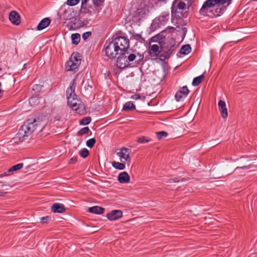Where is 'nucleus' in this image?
Masks as SVG:
<instances>
[{"mask_svg": "<svg viewBox=\"0 0 257 257\" xmlns=\"http://www.w3.org/2000/svg\"><path fill=\"white\" fill-rule=\"evenodd\" d=\"M189 92L187 86H183L176 92L175 97L177 101H180L184 99L188 95Z\"/></svg>", "mask_w": 257, "mask_h": 257, "instance_id": "f8f14e48", "label": "nucleus"}, {"mask_svg": "<svg viewBox=\"0 0 257 257\" xmlns=\"http://www.w3.org/2000/svg\"><path fill=\"white\" fill-rule=\"evenodd\" d=\"M149 53L151 55H154L155 56H159L161 54L160 45L154 44L149 48Z\"/></svg>", "mask_w": 257, "mask_h": 257, "instance_id": "412c9836", "label": "nucleus"}, {"mask_svg": "<svg viewBox=\"0 0 257 257\" xmlns=\"http://www.w3.org/2000/svg\"><path fill=\"white\" fill-rule=\"evenodd\" d=\"M232 0H206L199 10V13L203 16L216 18L222 15Z\"/></svg>", "mask_w": 257, "mask_h": 257, "instance_id": "f257e3e1", "label": "nucleus"}, {"mask_svg": "<svg viewBox=\"0 0 257 257\" xmlns=\"http://www.w3.org/2000/svg\"><path fill=\"white\" fill-rule=\"evenodd\" d=\"M49 219V217L48 216H45V217H42L40 218L41 223L42 224L48 223Z\"/></svg>", "mask_w": 257, "mask_h": 257, "instance_id": "79ce46f5", "label": "nucleus"}, {"mask_svg": "<svg viewBox=\"0 0 257 257\" xmlns=\"http://www.w3.org/2000/svg\"><path fill=\"white\" fill-rule=\"evenodd\" d=\"M86 25V24L83 21H82L79 19H77L76 18L69 23L70 29L73 30H75L82 28Z\"/></svg>", "mask_w": 257, "mask_h": 257, "instance_id": "ddd939ff", "label": "nucleus"}, {"mask_svg": "<svg viewBox=\"0 0 257 257\" xmlns=\"http://www.w3.org/2000/svg\"><path fill=\"white\" fill-rule=\"evenodd\" d=\"M80 56V54L78 52L73 53L70 56L69 60H72L73 62L80 63V59L78 58Z\"/></svg>", "mask_w": 257, "mask_h": 257, "instance_id": "2f4dec72", "label": "nucleus"}, {"mask_svg": "<svg viewBox=\"0 0 257 257\" xmlns=\"http://www.w3.org/2000/svg\"><path fill=\"white\" fill-rule=\"evenodd\" d=\"M39 123L35 118H29L22 125L14 139L21 142L24 141L37 129Z\"/></svg>", "mask_w": 257, "mask_h": 257, "instance_id": "7ed1b4c3", "label": "nucleus"}, {"mask_svg": "<svg viewBox=\"0 0 257 257\" xmlns=\"http://www.w3.org/2000/svg\"><path fill=\"white\" fill-rule=\"evenodd\" d=\"M104 47L106 56L110 59L115 58L119 51V47L116 46L113 41L109 42L108 45L106 42Z\"/></svg>", "mask_w": 257, "mask_h": 257, "instance_id": "0eeeda50", "label": "nucleus"}, {"mask_svg": "<svg viewBox=\"0 0 257 257\" xmlns=\"http://www.w3.org/2000/svg\"><path fill=\"white\" fill-rule=\"evenodd\" d=\"M253 2H257V0H252Z\"/></svg>", "mask_w": 257, "mask_h": 257, "instance_id": "4d7b16f0", "label": "nucleus"}, {"mask_svg": "<svg viewBox=\"0 0 257 257\" xmlns=\"http://www.w3.org/2000/svg\"><path fill=\"white\" fill-rule=\"evenodd\" d=\"M51 23V20L49 18L43 19L38 24L37 29L39 31L42 30L47 27Z\"/></svg>", "mask_w": 257, "mask_h": 257, "instance_id": "aec40b11", "label": "nucleus"}, {"mask_svg": "<svg viewBox=\"0 0 257 257\" xmlns=\"http://www.w3.org/2000/svg\"><path fill=\"white\" fill-rule=\"evenodd\" d=\"M39 87H40V85H35L34 86L33 90L38 89Z\"/></svg>", "mask_w": 257, "mask_h": 257, "instance_id": "864d4df0", "label": "nucleus"}, {"mask_svg": "<svg viewBox=\"0 0 257 257\" xmlns=\"http://www.w3.org/2000/svg\"><path fill=\"white\" fill-rule=\"evenodd\" d=\"M252 166V165L250 164L249 165H247V166H241V167H237L234 170V171H237V170L238 169H250L251 168Z\"/></svg>", "mask_w": 257, "mask_h": 257, "instance_id": "37998d69", "label": "nucleus"}, {"mask_svg": "<svg viewBox=\"0 0 257 257\" xmlns=\"http://www.w3.org/2000/svg\"><path fill=\"white\" fill-rule=\"evenodd\" d=\"M167 136V133L165 131H161L157 133V136L159 140H161L163 138H165Z\"/></svg>", "mask_w": 257, "mask_h": 257, "instance_id": "4c0bfd02", "label": "nucleus"}, {"mask_svg": "<svg viewBox=\"0 0 257 257\" xmlns=\"http://www.w3.org/2000/svg\"><path fill=\"white\" fill-rule=\"evenodd\" d=\"M113 42L119 47L120 52L128 51L130 41L128 39L123 36H118L114 38Z\"/></svg>", "mask_w": 257, "mask_h": 257, "instance_id": "1a4fd4ad", "label": "nucleus"}, {"mask_svg": "<svg viewBox=\"0 0 257 257\" xmlns=\"http://www.w3.org/2000/svg\"><path fill=\"white\" fill-rule=\"evenodd\" d=\"M79 65V63L69 60L66 63V69L67 71H73L77 69Z\"/></svg>", "mask_w": 257, "mask_h": 257, "instance_id": "4be33fe9", "label": "nucleus"}, {"mask_svg": "<svg viewBox=\"0 0 257 257\" xmlns=\"http://www.w3.org/2000/svg\"><path fill=\"white\" fill-rule=\"evenodd\" d=\"M122 217V211L120 210H113L106 215L107 219L111 221L116 220Z\"/></svg>", "mask_w": 257, "mask_h": 257, "instance_id": "4468645a", "label": "nucleus"}, {"mask_svg": "<svg viewBox=\"0 0 257 257\" xmlns=\"http://www.w3.org/2000/svg\"><path fill=\"white\" fill-rule=\"evenodd\" d=\"M170 28L171 29H175V28L174 27H170Z\"/></svg>", "mask_w": 257, "mask_h": 257, "instance_id": "6e6d98bb", "label": "nucleus"}, {"mask_svg": "<svg viewBox=\"0 0 257 257\" xmlns=\"http://www.w3.org/2000/svg\"><path fill=\"white\" fill-rule=\"evenodd\" d=\"M138 59L137 60V61H136V62H137V64H139L140 61H141L143 60L144 55L138 53Z\"/></svg>", "mask_w": 257, "mask_h": 257, "instance_id": "49530a36", "label": "nucleus"}, {"mask_svg": "<svg viewBox=\"0 0 257 257\" xmlns=\"http://www.w3.org/2000/svg\"><path fill=\"white\" fill-rule=\"evenodd\" d=\"M23 163H19L13 166L8 170V173L13 174V172L21 169L23 167Z\"/></svg>", "mask_w": 257, "mask_h": 257, "instance_id": "bb28decb", "label": "nucleus"}, {"mask_svg": "<svg viewBox=\"0 0 257 257\" xmlns=\"http://www.w3.org/2000/svg\"><path fill=\"white\" fill-rule=\"evenodd\" d=\"M77 161V157H73L69 160L68 163L73 164H75Z\"/></svg>", "mask_w": 257, "mask_h": 257, "instance_id": "a18cd8bd", "label": "nucleus"}, {"mask_svg": "<svg viewBox=\"0 0 257 257\" xmlns=\"http://www.w3.org/2000/svg\"><path fill=\"white\" fill-rule=\"evenodd\" d=\"M177 27L179 28V25L177 26Z\"/></svg>", "mask_w": 257, "mask_h": 257, "instance_id": "680f3d73", "label": "nucleus"}, {"mask_svg": "<svg viewBox=\"0 0 257 257\" xmlns=\"http://www.w3.org/2000/svg\"><path fill=\"white\" fill-rule=\"evenodd\" d=\"M91 35V32L89 31V32H85L82 35V38L83 39V40H86Z\"/></svg>", "mask_w": 257, "mask_h": 257, "instance_id": "a19ab883", "label": "nucleus"}, {"mask_svg": "<svg viewBox=\"0 0 257 257\" xmlns=\"http://www.w3.org/2000/svg\"><path fill=\"white\" fill-rule=\"evenodd\" d=\"M131 153L130 149L122 147L120 149V152L116 153V155L120 158V161L123 163H125L130 159V155Z\"/></svg>", "mask_w": 257, "mask_h": 257, "instance_id": "9b49d317", "label": "nucleus"}, {"mask_svg": "<svg viewBox=\"0 0 257 257\" xmlns=\"http://www.w3.org/2000/svg\"><path fill=\"white\" fill-rule=\"evenodd\" d=\"M170 14L169 12H163L161 15L153 20L151 25V28L155 31L160 28L162 25H165L169 20Z\"/></svg>", "mask_w": 257, "mask_h": 257, "instance_id": "423d86ee", "label": "nucleus"}, {"mask_svg": "<svg viewBox=\"0 0 257 257\" xmlns=\"http://www.w3.org/2000/svg\"><path fill=\"white\" fill-rule=\"evenodd\" d=\"M9 18L11 23L16 26L19 25L21 23L20 16L15 11H12L10 13Z\"/></svg>", "mask_w": 257, "mask_h": 257, "instance_id": "2eb2a0df", "label": "nucleus"}, {"mask_svg": "<svg viewBox=\"0 0 257 257\" xmlns=\"http://www.w3.org/2000/svg\"><path fill=\"white\" fill-rule=\"evenodd\" d=\"M126 57L128 62L130 63V62H133L136 59L137 56L134 53H129L128 55H126Z\"/></svg>", "mask_w": 257, "mask_h": 257, "instance_id": "58836bf2", "label": "nucleus"}, {"mask_svg": "<svg viewBox=\"0 0 257 257\" xmlns=\"http://www.w3.org/2000/svg\"><path fill=\"white\" fill-rule=\"evenodd\" d=\"M11 175V173H8V171H7L6 172H5L1 174H0V178H2V177H5V176H9V175Z\"/></svg>", "mask_w": 257, "mask_h": 257, "instance_id": "3c124183", "label": "nucleus"}, {"mask_svg": "<svg viewBox=\"0 0 257 257\" xmlns=\"http://www.w3.org/2000/svg\"><path fill=\"white\" fill-rule=\"evenodd\" d=\"M133 37L136 40H139L141 38V35L140 34H136L133 35Z\"/></svg>", "mask_w": 257, "mask_h": 257, "instance_id": "8fccbe9b", "label": "nucleus"}, {"mask_svg": "<svg viewBox=\"0 0 257 257\" xmlns=\"http://www.w3.org/2000/svg\"><path fill=\"white\" fill-rule=\"evenodd\" d=\"M51 211L54 213H62L66 211V208L62 204L55 203L52 205Z\"/></svg>", "mask_w": 257, "mask_h": 257, "instance_id": "f3484780", "label": "nucleus"}, {"mask_svg": "<svg viewBox=\"0 0 257 257\" xmlns=\"http://www.w3.org/2000/svg\"><path fill=\"white\" fill-rule=\"evenodd\" d=\"M29 103L31 106L35 107L39 103V99L37 96H32L29 98Z\"/></svg>", "mask_w": 257, "mask_h": 257, "instance_id": "c756f323", "label": "nucleus"}, {"mask_svg": "<svg viewBox=\"0 0 257 257\" xmlns=\"http://www.w3.org/2000/svg\"><path fill=\"white\" fill-rule=\"evenodd\" d=\"M3 94V91L1 89H0V98H1V97L2 96Z\"/></svg>", "mask_w": 257, "mask_h": 257, "instance_id": "5fc2aeb1", "label": "nucleus"}, {"mask_svg": "<svg viewBox=\"0 0 257 257\" xmlns=\"http://www.w3.org/2000/svg\"><path fill=\"white\" fill-rule=\"evenodd\" d=\"M80 0H67L66 4L70 6H74L78 4Z\"/></svg>", "mask_w": 257, "mask_h": 257, "instance_id": "ea45409f", "label": "nucleus"}, {"mask_svg": "<svg viewBox=\"0 0 257 257\" xmlns=\"http://www.w3.org/2000/svg\"><path fill=\"white\" fill-rule=\"evenodd\" d=\"M117 180L120 183H128L130 181V177L126 172H122L118 176Z\"/></svg>", "mask_w": 257, "mask_h": 257, "instance_id": "6ab92c4d", "label": "nucleus"}, {"mask_svg": "<svg viewBox=\"0 0 257 257\" xmlns=\"http://www.w3.org/2000/svg\"><path fill=\"white\" fill-rule=\"evenodd\" d=\"M71 38L72 43L74 45H77L80 41V35L78 33L72 34Z\"/></svg>", "mask_w": 257, "mask_h": 257, "instance_id": "c85d7f7f", "label": "nucleus"}, {"mask_svg": "<svg viewBox=\"0 0 257 257\" xmlns=\"http://www.w3.org/2000/svg\"><path fill=\"white\" fill-rule=\"evenodd\" d=\"M96 143V140L95 138H91L86 142V146L89 148H92Z\"/></svg>", "mask_w": 257, "mask_h": 257, "instance_id": "c9c22d12", "label": "nucleus"}, {"mask_svg": "<svg viewBox=\"0 0 257 257\" xmlns=\"http://www.w3.org/2000/svg\"><path fill=\"white\" fill-rule=\"evenodd\" d=\"M191 51V47L190 45L186 44L183 45L180 50L179 53L183 55H187Z\"/></svg>", "mask_w": 257, "mask_h": 257, "instance_id": "b1692460", "label": "nucleus"}, {"mask_svg": "<svg viewBox=\"0 0 257 257\" xmlns=\"http://www.w3.org/2000/svg\"><path fill=\"white\" fill-rule=\"evenodd\" d=\"M135 109V105L131 101H128L126 102L123 107V110L124 111H132Z\"/></svg>", "mask_w": 257, "mask_h": 257, "instance_id": "a878e982", "label": "nucleus"}, {"mask_svg": "<svg viewBox=\"0 0 257 257\" xmlns=\"http://www.w3.org/2000/svg\"><path fill=\"white\" fill-rule=\"evenodd\" d=\"M166 36L164 35V32H162L152 37L151 38V41L157 42L160 45V43H163L167 40Z\"/></svg>", "mask_w": 257, "mask_h": 257, "instance_id": "a211bd4d", "label": "nucleus"}, {"mask_svg": "<svg viewBox=\"0 0 257 257\" xmlns=\"http://www.w3.org/2000/svg\"><path fill=\"white\" fill-rule=\"evenodd\" d=\"M129 54L128 51H122L119 52V55L117 57L116 62V66L120 69H123L130 65L126 55Z\"/></svg>", "mask_w": 257, "mask_h": 257, "instance_id": "9d476101", "label": "nucleus"}, {"mask_svg": "<svg viewBox=\"0 0 257 257\" xmlns=\"http://www.w3.org/2000/svg\"><path fill=\"white\" fill-rule=\"evenodd\" d=\"M179 181H180V180L178 178H175L174 179H171L169 180V181H167V182H168V183H172V182L176 183V182H179Z\"/></svg>", "mask_w": 257, "mask_h": 257, "instance_id": "09e8293b", "label": "nucleus"}, {"mask_svg": "<svg viewBox=\"0 0 257 257\" xmlns=\"http://www.w3.org/2000/svg\"><path fill=\"white\" fill-rule=\"evenodd\" d=\"M205 76L204 74H202L199 76L195 77L192 81V84L193 86H196L199 85L204 80Z\"/></svg>", "mask_w": 257, "mask_h": 257, "instance_id": "393cba45", "label": "nucleus"}, {"mask_svg": "<svg viewBox=\"0 0 257 257\" xmlns=\"http://www.w3.org/2000/svg\"><path fill=\"white\" fill-rule=\"evenodd\" d=\"M186 4L184 2L175 0L173 1L171 6L172 18H175L177 20H180L183 18H186L187 14L184 13L186 8Z\"/></svg>", "mask_w": 257, "mask_h": 257, "instance_id": "39448f33", "label": "nucleus"}, {"mask_svg": "<svg viewBox=\"0 0 257 257\" xmlns=\"http://www.w3.org/2000/svg\"><path fill=\"white\" fill-rule=\"evenodd\" d=\"M149 7L145 5L143 7L138 8L132 14V17L135 21L140 22L143 19L146 18L149 15Z\"/></svg>", "mask_w": 257, "mask_h": 257, "instance_id": "6e6552de", "label": "nucleus"}, {"mask_svg": "<svg viewBox=\"0 0 257 257\" xmlns=\"http://www.w3.org/2000/svg\"><path fill=\"white\" fill-rule=\"evenodd\" d=\"M89 154V151L86 148L81 149L79 152L80 156L83 158H86Z\"/></svg>", "mask_w": 257, "mask_h": 257, "instance_id": "f704fd0d", "label": "nucleus"}, {"mask_svg": "<svg viewBox=\"0 0 257 257\" xmlns=\"http://www.w3.org/2000/svg\"><path fill=\"white\" fill-rule=\"evenodd\" d=\"M112 166L113 168L116 169L122 170L125 168V163L121 162H117L115 161H113L112 163Z\"/></svg>", "mask_w": 257, "mask_h": 257, "instance_id": "cd10ccee", "label": "nucleus"}, {"mask_svg": "<svg viewBox=\"0 0 257 257\" xmlns=\"http://www.w3.org/2000/svg\"><path fill=\"white\" fill-rule=\"evenodd\" d=\"M218 108L220 112L221 116L223 119H226L228 116L227 109L224 101L220 100L218 102Z\"/></svg>", "mask_w": 257, "mask_h": 257, "instance_id": "dca6fc26", "label": "nucleus"}, {"mask_svg": "<svg viewBox=\"0 0 257 257\" xmlns=\"http://www.w3.org/2000/svg\"><path fill=\"white\" fill-rule=\"evenodd\" d=\"M131 98L135 100H138L141 98V96L139 94H135L131 96Z\"/></svg>", "mask_w": 257, "mask_h": 257, "instance_id": "de8ad7c7", "label": "nucleus"}, {"mask_svg": "<svg viewBox=\"0 0 257 257\" xmlns=\"http://www.w3.org/2000/svg\"><path fill=\"white\" fill-rule=\"evenodd\" d=\"M150 141V139H148V138L144 136L139 137L137 139V142L140 144L147 143H149Z\"/></svg>", "mask_w": 257, "mask_h": 257, "instance_id": "e433bc0d", "label": "nucleus"}, {"mask_svg": "<svg viewBox=\"0 0 257 257\" xmlns=\"http://www.w3.org/2000/svg\"><path fill=\"white\" fill-rule=\"evenodd\" d=\"M187 29L186 27H182L181 29V37L184 39L186 35Z\"/></svg>", "mask_w": 257, "mask_h": 257, "instance_id": "c03bdc74", "label": "nucleus"}, {"mask_svg": "<svg viewBox=\"0 0 257 257\" xmlns=\"http://www.w3.org/2000/svg\"><path fill=\"white\" fill-rule=\"evenodd\" d=\"M191 5V3H190L189 5V7Z\"/></svg>", "mask_w": 257, "mask_h": 257, "instance_id": "052dcab7", "label": "nucleus"}, {"mask_svg": "<svg viewBox=\"0 0 257 257\" xmlns=\"http://www.w3.org/2000/svg\"><path fill=\"white\" fill-rule=\"evenodd\" d=\"M191 5V3H190L189 5V7Z\"/></svg>", "mask_w": 257, "mask_h": 257, "instance_id": "bf43d9fd", "label": "nucleus"}, {"mask_svg": "<svg viewBox=\"0 0 257 257\" xmlns=\"http://www.w3.org/2000/svg\"><path fill=\"white\" fill-rule=\"evenodd\" d=\"M104 1L105 0H92V2L96 9L100 10H101V8L100 9H99V8L103 5Z\"/></svg>", "mask_w": 257, "mask_h": 257, "instance_id": "7c9ffc66", "label": "nucleus"}, {"mask_svg": "<svg viewBox=\"0 0 257 257\" xmlns=\"http://www.w3.org/2000/svg\"><path fill=\"white\" fill-rule=\"evenodd\" d=\"M191 5V3H190L189 5V7Z\"/></svg>", "mask_w": 257, "mask_h": 257, "instance_id": "13d9d810", "label": "nucleus"}, {"mask_svg": "<svg viewBox=\"0 0 257 257\" xmlns=\"http://www.w3.org/2000/svg\"><path fill=\"white\" fill-rule=\"evenodd\" d=\"M91 118L90 116L85 117L80 120L79 123L81 125H87L91 122Z\"/></svg>", "mask_w": 257, "mask_h": 257, "instance_id": "473e14b6", "label": "nucleus"}, {"mask_svg": "<svg viewBox=\"0 0 257 257\" xmlns=\"http://www.w3.org/2000/svg\"><path fill=\"white\" fill-rule=\"evenodd\" d=\"M88 212L91 213H94L96 214H102L104 211L105 209L104 208L98 206H94L91 207H89L88 209Z\"/></svg>", "mask_w": 257, "mask_h": 257, "instance_id": "5701e85b", "label": "nucleus"}, {"mask_svg": "<svg viewBox=\"0 0 257 257\" xmlns=\"http://www.w3.org/2000/svg\"><path fill=\"white\" fill-rule=\"evenodd\" d=\"M160 47L161 51L160 57L164 58V59H160V60L162 61L168 59L173 52L177 49L175 41L172 38H168L165 42L160 43Z\"/></svg>", "mask_w": 257, "mask_h": 257, "instance_id": "20e7f679", "label": "nucleus"}, {"mask_svg": "<svg viewBox=\"0 0 257 257\" xmlns=\"http://www.w3.org/2000/svg\"><path fill=\"white\" fill-rule=\"evenodd\" d=\"M76 85V79H74L66 90L67 104L77 113L84 115L86 112L85 106L81 100L77 99V96L75 93Z\"/></svg>", "mask_w": 257, "mask_h": 257, "instance_id": "f03ea898", "label": "nucleus"}, {"mask_svg": "<svg viewBox=\"0 0 257 257\" xmlns=\"http://www.w3.org/2000/svg\"><path fill=\"white\" fill-rule=\"evenodd\" d=\"M89 131V128L88 126H85L81 128L77 133L78 136H82L84 134H87Z\"/></svg>", "mask_w": 257, "mask_h": 257, "instance_id": "72a5a7b5", "label": "nucleus"}, {"mask_svg": "<svg viewBox=\"0 0 257 257\" xmlns=\"http://www.w3.org/2000/svg\"><path fill=\"white\" fill-rule=\"evenodd\" d=\"M88 1L89 0H81V8H82L84 5H85Z\"/></svg>", "mask_w": 257, "mask_h": 257, "instance_id": "603ef678", "label": "nucleus"}]
</instances>
